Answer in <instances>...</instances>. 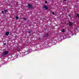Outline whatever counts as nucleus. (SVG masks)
Listing matches in <instances>:
<instances>
[{
    "label": "nucleus",
    "mask_w": 79,
    "mask_h": 79,
    "mask_svg": "<svg viewBox=\"0 0 79 79\" xmlns=\"http://www.w3.org/2000/svg\"><path fill=\"white\" fill-rule=\"evenodd\" d=\"M2 13H4V12L3 11V10L2 11Z\"/></svg>",
    "instance_id": "14"
},
{
    "label": "nucleus",
    "mask_w": 79,
    "mask_h": 79,
    "mask_svg": "<svg viewBox=\"0 0 79 79\" xmlns=\"http://www.w3.org/2000/svg\"><path fill=\"white\" fill-rule=\"evenodd\" d=\"M8 53V51H5L3 53V55H7Z\"/></svg>",
    "instance_id": "1"
},
{
    "label": "nucleus",
    "mask_w": 79,
    "mask_h": 79,
    "mask_svg": "<svg viewBox=\"0 0 79 79\" xmlns=\"http://www.w3.org/2000/svg\"><path fill=\"white\" fill-rule=\"evenodd\" d=\"M77 17L78 18H79V14H77Z\"/></svg>",
    "instance_id": "9"
},
{
    "label": "nucleus",
    "mask_w": 79,
    "mask_h": 79,
    "mask_svg": "<svg viewBox=\"0 0 79 79\" xmlns=\"http://www.w3.org/2000/svg\"><path fill=\"white\" fill-rule=\"evenodd\" d=\"M4 45H6V44H4Z\"/></svg>",
    "instance_id": "20"
},
{
    "label": "nucleus",
    "mask_w": 79,
    "mask_h": 79,
    "mask_svg": "<svg viewBox=\"0 0 79 79\" xmlns=\"http://www.w3.org/2000/svg\"><path fill=\"white\" fill-rule=\"evenodd\" d=\"M73 23L71 22H69V26H73Z\"/></svg>",
    "instance_id": "2"
},
{
    "label": "nucleus",
    "mask_w": 79,
    "mask_h": 79,
    "mask_svg": "<svg viewBox=\"0 0 79 79\" xmlns=\"http://www.w3.org/2000/svg\"><path fill=\"white\" fill-rule=\"evenodd\" d=\"M28 6L29 8H30V9L32 8V6L31 4H28Z\"/></svg>",
    "instance_id": "3"
},
{
    "label": "nucleus",
    "mask_w": 79,
    "mask_h": 79,
    "mask_svg": "<svg viewBox=\"0 0 79 79\" xmlns=\"http://www.w3.org/2000/svg\"><path fill=\"white\" fill-rule=\"evenodd\" d=\"M26 53L27 52H26L25 53H24V55H27V54H26Z\"/></svg>",
    "instance_id": "10"
},
{
    "label": "nucleus",
    "mask_w": 79,
    "mask_h": 79,
    "mask_svg": "<svg viewBox=\"0 0 79 79\" xmlns=\"http://www.w3.org/2000/svg\"><path fill=\"white\" fill-rule=\"evenodd\" d=\"M64 1H67V0H63Z\"/></svg>",
    "instance_id": "17"
},
{
    "label": "nucleus",
    "mask_w": 79,
    "mask_h": 79,
    "mask_svg": "<svg viewBox=\"0 0 79 79\" xmlns=\"http://www.w3.org/2000/svg\"><path fill=\"white\" fill-rule=\"evenodd\" d=\"M39 39H40V38H39Z\"/></svg>",
    "instance_id": "18"
},
{
    "label": "nucleus",
    "mask_w": 79,
    "mask_h": 79,
    "mask_svg": "<svg viewBox=\"0 0 79 79\" xmlns=\"http://www.w3.org/2000/svg\"><path fill=\"white\" fill-rule=\"evenodd\" d=\"M52 14L53 15H54L55 14V13H54V12H52Z\"/></svg>",
    "instance_id": "12"
},
{
    "label": "nucleus",
    "mask_w": 79,
    "mask_h": 79,
    "mask_svg": "<svg viewBox=\"0 0 79 79\" xmlns=\"http://www.w3.org/2000/svg\"><path fill=\"white\" fill-rule=\"evenodd\" d=\"M29 50L30 51H29L30 52V53H31V49H28V51H29Z\"/></svg>",
    "instance_id": "8"
},
{
    "label": "nucleus",
    "mask_w": 79,
    "mask_h": 79,
    "mask_svg": "<svg viewBox=\"0 0 79 79\" xmlns=\"http://www.w3.org/2000/svg\"><path fill=\"white\" fill-rule=\"evenodd\" d=\"M24 19V20H26V18H24V19Z\"/></svg>",
    "instance_id": "15"
},
{
    "label": "nucleus",
    "mask_w": 79,
    "mask_h": 79,
    "mask_svg": "<svg viewBox=\"0 0 79 79\" xmlns=\"http://www.w3.org/2000/svg\"><path fill=\"white\" fill-rule=\"evenodd\" d=\"M6 10H4V12H6Z\"/></svg>",
    "instance_id": "13"
},
{
    "label": "nucleus",
    "mask_w": 79,
    "mask_h": 79,
    "mask_svg": "<svg viewBox=\"0 0 79 79\" xmlns=\"http://www.w3.org/2000/svg\"><path fill=\"white\" fill-rule=\"evenodd\" d=\"M48 35V34H47V35L46 36H47Z\"/></svg>",
    "instance_id": "19"
},
{
    "label": "nucleus",
    "mask_w": 79,
    "mask_h": 79,
    "mask_svg": "<svg viewBox=\"0 0 79 79\" xmlns=\"http://www.w3.org/2000/svg\"><path fill=\"white\" fill-rule=\"evenodd\" d=\"M45 3H47V1H45Z\"/></svg>",
    "instance_id": "16"
},
{
    "label": "nucleus",
    "mask_w": 79,
    "mask_h": 79,
    "mask_svg": "<svg viewBox=\"0 0 79 79\" xmlns=\"http://www.w3.org/2000/svg\"><path fill=\"white\" fill-rule=\"evenodd\" d=\"M16 19H19V17H16Z\"/></svg>",
    "instance_id": "7"
},
{
    "label": "nucleus",
    "mask_w": 79,
    "mask_h": 79,
    "mask_svg": "<svg viewBox=\"0 0 79 79\" xmlns=\"http://www.w3.org/2000/svg\"><path fill=\"white\" fill-rule=\"evenodd\" d=\"M9 32L8 31H7L5 33L6 35L7 36H8V35H9Z\"/></svg>",
    "instance_id": "5"
},
{
    "label": "nucleus",
    "mask_w": 79,
    "mask_h": 79,
    "mask_svg": "<svg viewBox=\"0 0 79 79\" xmlns=\"http://www.w3.org/2000/svg\"><path fill=\"white\" fill-rule=\"evenodd\" d=\"M43 7L44 8H45L46 10H48V7L44 5L43 6Z\"/></svg>",
    "instance_id": "4"
},
{
    "label": "nucleus",
    "mask_w": 79,
    "mask_h": 79,
    "mask_svg": "<svg viewBox=\"0 0 79 79\" xmlns=\"http://www.w3.org/2000/svg\"><path fill=\"white\" fill-rule=\"evenodd\" d=\"M28 32L30 33L31 34V31H28Z\"/></svg>",
    "instance_id": "11"
},
{
    "label": "nucleus",
    "mask_w": 79,
    "mask_h": 79,
    "mask_svg": "<svg viewBox=\"0 0 79 79\" xmlns=\"http://www.w3.org/2000/svg\"><path fill=\"white\" fill-rule=\"evenodd\" d=\"M61 32H65V31H64V29H63L62 30Z\"/></svg>",
    "instance_id": "6"
}]
</instances>
